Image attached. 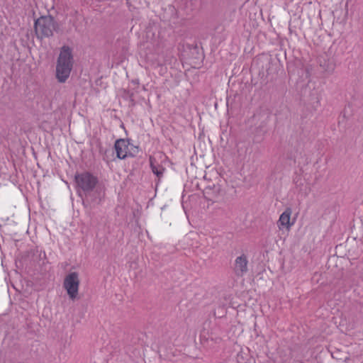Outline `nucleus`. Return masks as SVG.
Returning <instances> with one entry per match:
<instances>
[{
	"label": "nucleus",
	"instance_id": "nucleus-1",
	"mask_svg": "<svg viewBox=\"0 0 363 363\" xmlns=\"http://www.w3.org/2000/svg\"><path fill=\"white\" fill-rule=\"evenodd\" d=\"M73 64L72 50L68 46H63L56 65V78L59 82L64 83L67 81L70 75Z\"/></svg>",
	"mask_w": 363,
	"mask_h": 363
},
{
	"label": "nucleus",
	"instance_id": "nucleus-2",
	"mask_svg": "<svg viewBox=\"0 0 363 363\" xmlns=\"http://www.w3.org/2000/svg\"><path fill=\"white\" fill-rule=\"evenodd\" d=\"M35 31L38 38H49L53 35L56 23L50 16H41L35 21Z\"/></svg>",
	"mask_w": 363,
	"mask_h": 363
},
{
	"label": "nucleus",
	"instance_id": "nucleus-3",
	"mask_svg": "<svg viewBox=\"0 0 363 363\" xmlns=\"http://www.w3.org/2000/svg\"><path fill=\"white\" fill-rule=\"evenodd\" d=\"M79 286V275L77 272H70L68 274L63 282V287L67 292L69 298L74 301L78 297Z\"/></svg>",
	"mask_w": 363,
	"mask_h": 363
},
{
	"label": "nucleus",
	"instance_id": "nucleus-4",
	"mask_svg": "<svg viewBox=\"0 0 363 363\" xmlns=\"http://www.w3.org/2000/svg\"><path fill=\"white\" fill-rule=\"evenodd\" d=\"M75 181L77 186L85 193L92 191L98 182L96 177L89 172L77 174Z\"/></svg>",
	"mask_w": 363,
	"mask_h": 363
},
{
	"label": "nucleus",
	"instance_id": "nucleus-5",
	"mask_svg": "<svg viewBox=\"0 0 363 363\" xmlns=\"http://www.w3.org/2000/svg\"><path fill=\"white\" fill-rule=\"evenodd\" d=\"M248 259L245 255L242 254L237 257L234 264V272L238 277H242L248 271Z\"/></svg>",
	"mask_w": 363,
	"mask_h": 363
},
{
	"label": "nucleus",
	"instance_id": "nucleus-6",
	"mask_svg": "<svg viewBox=\"0 0 363 363\" xmlns=\"http://www.w3.org/2000/svg\"><path fill=\"white\" fill-rule=\"evenodd\" d=\"M292 211L290 208H287L279 216L277 221V225L279 230L286 229L289 230L291 227L294 225L293 222H291V216Z\"/></svg>",
	"mask_w": 363,
	"mask_h": 363
},
{
	"label": "nucleus",
	"instance_id": "nucleus-7",
	"mask_svg": "<svg viewBox=\"0 0 363 363\" xmlns=\"http://www.w3.org/2000/svg\"><path fill=\"white\" fill-rule=\"evenodd\" d=\"M116 156L119 159H125L128 155V142L125 139H118L114 145Z\"/></svg>",
	"mask_w": 363,
	"mask_h": 363
},
{
	"label": "nucleus",
	"instance_id": "nucleus-8",
	"mask_svg": "<svg viewBox=\"0 0 363 363\" xmlns=\"http://www.w3.org/2000/svg\"><path fill=\"white\" fill-rule=\"evenodd\" d=\"M150 163L152 172L157 175L158 178L162 177L164 168L158 164L155 158L150 157Z\"/></svg>",
	"mask_w": 363,
	"mask_h": 363
},
{
	"label": "nucleus",
	"instance_id": "nucleus-9",
	"mask_svg": "<svg viewBox=\"0 0 363 363\" xmlns=\"http://www.w3.org/2000/svg\"><path fill=\"white\" fill-rule=\"evenodd\" d=\"M199 235L195 232H190L188 235H186L184 240L187 243H189V241H193V240H197Z\"/></svg>",
	"mask_w": 363,
	"mask_h": 363
},
{
	"label": "nucleus",
	"instance_id": "nucleus-10",
	"mask_svg": "<svg viewBox=\"0 0 363 363\" xmlns=\"http://www.w3.org/2000/svg\"><path fill=\"white\" fill-rule=\"evenodd\" d=\"M132 83H133V84H135V85H138V84H139V82H138V79H136V80H133V81H132Z\"/></svg>",
	"mask_w": 363,
	"mask_h": 363
},
{
	"label": "nucleus",
	"instance_id": "nucleus-11",
	"mask_svg": "<svg viewBox=\"0 0 363 363\" xmlns=\"http://www.w3.org/2000/svg\"><path fill=\"white\" fill-rule=\"evenodd\" d=\"M190 247H195V248H198V247H199L197 245H195V246H194L193 244H191V245H190Z\"/></svg>",
	"mask_w": 363,
	"mask_h": 363
}]
</instances>
